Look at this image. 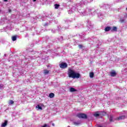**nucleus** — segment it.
<instances>
[{"label":"nucleus","mask_w":127,"mask_h":127,"mask_svg":"<svg viewBox=\"0 0 127 127\" xmlns=\"http://www.w3.org/2000/svg\"><path fill=\"white\" fill-rule=\"evenodd\" d=\"M33 1H36V0H33Z\"/></svg>","instance_id":"29"},{"label":"nucleus","mask_w":127,"mask_h":127,"mask_svg":"<svg viewBox=\"0 0 127 127\" xmlns=\"http://www.w3.org/2000/svg\"><path fill=\"white\" fill-rule=\"evenodd\" d=\"M102 116H105V115H106V113H105V112H102Z\"/></svg>","instance_id":"24"},{"label":"nucleus","mask_w":127,"mask_h":127,"mask_svg":"<svg viewBox=\"0 0 127 127\" xmlns=\"http://www.w3.org/2000/svg\"><path fill=\"white\" fill-rule=\"evenodd\" d=\"M81 3H83L84 4H86V2H87V0H83L81 1Z\"/></svg>","instance_id":"17"},{"label":"nucleus","mask_w":127,"mask_h":127,"mask_svg":"<svg viewBox=\"0 0 127 127\" xmlns=\"http://www.w3.org/2000/svg\"><path fill=\"white\" fill-rule=\"evenodd\" d=\"M42 127H49L48 125L45 124L44 126H43Z\"/></svg>","instance_id":"22"},{"label":"nucleus","mask_w":127,"mask_h":127,"mask_svg":"<svg viewBox=\"0 0 127 127\" xmlns=\"http://www.w3.org/2000/svg\"><path fill=\"white\" fill-rule=\"evenodd\" d=\"M42 106L43 105H38L36 106V109L37 111H39L40 110H42Z\"/></svg>","instance_id":"6"},{"label":"nucleus","mask_w":127,"mask_h":127,"mask_svg":"<svg viewBox=\"0 0 127 127\" xmlns=\"http://www.w3.org/2000/svg\"><path fill=\"white\" fill-rule=\"evenodd\" d=\"M79 48H81V47H83V46H82V45H78Z\"/></svg>","instance_id":"25"},{"label":"nucleus","mask_w":127,"mask_h":127,"mask_svg":"<svg viewBox=\"0 0 127 127\" xmlns=\"http://www.w3.org/2000/svg\"><path fill=\"white\" fill-rule=\"evenodd\" d=\"M68 13H71V12H70V11H68Z\"/></svg>","instance_id":"30"},{"label":"nucleus","mask_w":127,"mask_h":127,"mask_svg":"<svg viewBox=\"0 0 127 127\" xmlns=\"http://www.w3.org/2000/svg\"><path fill=\"white\" fill-rule=\"evenodd\" d=\"M95 13H96V11H95V9L87 8L86 9L85 12H84L83 13H82V14L83 15H86L88 14L91 13L92 15H94Z\"/></svg>","instance_id":"2"},{"label":"nucleus","mask_w":127,"mask_h":127,"mask_svg":"<svg viewBox=\"0 0 127 127\" xmlns=\"http://www.w3.org/2000/svg\"><path fill=\"white\" fill-rule=\"evenodd\" d=\"M49 97L50 98H53V97H54V93H50V94H49Z\"/></svg>","instance_id":"15"},{"label":"nucleus","mask_w":127,"mask_h":127,"mask_svg":"<svg viewBox=\"0 0 127 127\" xmlns=\"http://www.w3.org/2000/svg\"><path fill=\"white\" fill-rule=\"evenodd\" d=\"M4 1L6 2L7 1V0H3Z\"/></svg>","instance_id":"27"},{"label":"nucleus","mask_w":127,"mask_h":127,"mask_svg":"<svg viewBox=\"0 0 127 127\" xmlns=\"http://www.w3.org/2000/svg\"><path fill=\"white\" fill-rule=\"evenodd\" d=\"M120 21L122 23L125 22V21H126V19L121 18L120 19Z\"/></svg>","instance_id":"19"},{"label":"nucleus","mask_w":127,"mask_h":127,"mask_svg":"<svg viewBox=\"0 0 127 127\" xmlns=\"http://www.w3.org/2000/svg\"><path fill=\"white\" fill-rule=\"evenodd\" d=\"M118 28L117 27H113L111 28V31H117Z\"/></svg>","instance_id":"10"},{"label":"nucleus","mask_w":127,"mask_h":127,"mask_svg":"<svg viewBox=\"0 0 127 127\" xmlns=\"http://www.w3.org/2000/svg\"><path fill=\"white\" fill-rule=\"evenodd\" d=\"M6 125H7V121H5L3 123L1 124V127H6Z\"/></svg>","instance_id":"8"},{"label":"nucleus","mask_w":127,"mask_h":127,"mask_svg":"<svg viewBox=\"0 0 127 127\" xmlns=\"http://www.w3.org/2000/svg\"><path fill=\"white\" fill-rule=\"evenodd\" d=\"M110 122H113V116L111 115L109 118Z\"/></svg>","instance_id":"21"},{"label":"nucleus","mask_w":127,"mask_h":127,"mask_svg":"<svg viewBox=\"0 0 127 127\" xmlns=\"http://www.w3.org/2000/svg\"><path fill=\"white\" fill-rule=\"evenodd\" d=\"M116 75L117 73L116 72V71H112L110 72V76H111V77H115V76H116Z\"/></svg>","instance_id":"7"},{"label":"nucleus","mask_w":127,"mask_h":127,"mask_svg":"<svg viewBox=\"0 0 127 127\" xmlns=\"http://www.w3.org/2000/svg\"><path fill=\"white\" fill-rule=\"evenodd\" d=\"M69 91L72 93L73 92H77V90L76 89H75V88H74L73 87H71L69 89Z\"/></svg>","instance_id":"9"},{"label":"nucleus","mask_w":127,"mask_h":127,"mask_svg":"<svg viewBox=\"0 0 127 127\" xmlns=\"http://www.w3.org/2000/svg\"><path fill=\"white\" fill-rule=\"evenodd\" d=\"M89 77L90 78H94V72H90Z\"/></svg>","instance_id":"13"},{"label":"nucleus","mask_w":127,"mask_h":127,"mask_svg":"<svg viewBox=\"0 0 127 127\" xmlns=\"http://www.w3.org/2000/svg\"><path fill=\"white\" fill-rule=\"evenodd\" d=\"M48 73H49V70H44V74L45 75H47V74H48Z\"/></svg>","instance_id":"16"},{"label":"nucleus","mask_w":127,"mask_h":127,"mask_svg":"<svg viewBox=\"0 0 127 127\" xmlns=\"http://www.w3.org/2000/svg\"><path fill=\"white\" fill-rule=\"evenodd\" d=\"M67 66L68 65L67 64L65 63H63L60 64V67H61V68H62L63 69H65V68H67Z\"/></svg>","instance_id":"4"},{"label":"nucleus","mask_w":127,"mask_h":127,"mask_svg":"<svg viewBox=\"0 0 127 127\" xmlns=\"http://www.w3.org/2000/svg\"><path fill=\"white\" fill-rule=\"evenodd\" d=\"M101 115H102V113H101L100 112H96L94 113L93 116L96 118H98V117H100Z\"/></svg>","instance_id":"5"},{"label":"nucleus","mask_w":127,"mask_h":127,"mask_svg":"<svg viewBox=\"0 0 127 127\" xmlns=\"http://www.w3.org/2000/svg\"><path fill=\"white\" fill-rule=\"evenodd\" d=\"M110 30H112L111 27H107L105 29V31H110Z\"/></svg>","instance_id":"11"},{"label":"nucleus","mask_w":127,"mask_h":127,"mask_svg":"<svg viewBox=\"0 0 127 127\" xmlns=\"http://www.w3.org/2000/svg\"><path fill=\"white\" fill-rule=\"evenodd\" d=\"M13 103H14L13 101H12V100H10V101H9L8 104H9V105H13Z\"/></svg>","instance_id":"20"},{"label":"nucleus","mask_w":127,"mask_h":127,"mask_svg":"<svg viewBox=\"0 0 127 127\" xmlns=\"http://www.w3.org/2000/svg\"><path fill=\"white\" fill-rule=\"evenodd\" d=\"M8 12H11V9H9V10H8Z\"/></svg>","instance_id":"26"},{"label":"nucleus","mask_w":127,"mask_h":127,"mask_svg":"<svg viewBox=\"0 0 127 127\" xmlns=\"http://www.w3.org/2000/svg\"><path fill=\"white\" fill-rule=\"evenodd\" d=\"M12 41H15L16 40V36H13L12 37Z\"/></svg>","instance_id":"18"},{"label":"nucleus","mask_w":127,"mask_h":127,"mask_svg":"<svg viewBox=\"0 0 127 127\" xmlns=\"http://www.w3.org/2000/svg\"><path fill=\"white\" fill-rule=\"evenodd\" d=\"M127 18V14H125L124 16V18Z\"/></svg>","instance_id":"23"},{"label":"nucleus","mask_w":127,"mask_h":127,"mask_svg":"<svg viewBox=\"0 0 127 127\" xmlns=\"http://www.w3.org/2000/svg\"><path fill=\"white\" fill-rule=\"evenodd\" d=\"M52 126H54V124H52Z\"/></svg>","instance_id":"31"},{"label":"nucleus","mask_w":127,"mask_h":127,"mask_svg":"<svg viewBox=\"0 0 127 127\" xmlns=\"http://www.w3.org/2000/svg\"><path fill=\"white\" fill-rule=\"evenodd\" d=\"M124 119H125V116H122L119 117V118H117V120H124Z\"/></svg>","instance_id":"12"},{"label":"nucleus","mask_w":127,"mask_h":127,"mask_svg":"<svg viewBox=\"0 0 127 127\" xmlns=\"http://www.w3.org/2000/svg\"><path fill=\"white\" fill-rule=\"evenodd\" d=\"M67 74L69 78H72V79H79L81 74L79 73H76L75 70L69 68L67 71Z\"/></svg>","instance_id":"1"},{"label":"nucleus","mask_w":127,"mask_h":127,"mask_svg":"<svg viewBox=\"0 0 127 127\" xmlns=\"http://www.w3.org/2000/svg\"><path fill=\"white\" fill-rule=\"evenodd\" d=\"M59 6H60V4H55V8H56V9H58V8H59Z\"/></svg>","instance_id":"14"},{"label":"nucleus","mask_w":127,"mask_h":127,"mask_svg":"<svg viewBox=\"0 0 127 127\" xmlns=\"http://www.w3.org/2000/svg\"><path fill=\"white\" fill-rule=\"evenodd\" d=\"M79 119H87V115L84 114H78L77 115Z\"/></svg>","instance_id":"3"},{"label":"nucleus","mask_w":127,"mask_h":127,"mask_svg":"<svg viewBox=\"0 0 127 127\" xmlns=\"http://www.w3.org/2000/svg\"><path fill=\"white\" fill-rule=\"evenodd\" d=\"M4 56H5V55H4Z\"/></svg>","instance_id":"32"},{"label":"nucleus","mask_w":127,"mask_h":127,"mask_svg":"<svg viewBox=\"0 0 127 127\" xmlns=\"http://www.w3.org/2000/svg\"><path fill=\"white\" fill-rule=\"evenodd\" d=\"M100 15H102V14H98L99 16H100Z\"/></svg>","instance_id":"28"}]
</instances>
